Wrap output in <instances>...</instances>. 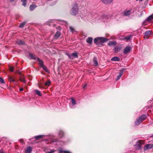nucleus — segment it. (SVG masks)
<instances>
[{
    "instance_id": "nucleus-49",
    "label": "nucleus",
    "mask_w": 153,
    "mask_h": 153,
    "mask_svg": "<svg viewBox=\"0 0 153 153\" xmlns=\"http://www.w3.org/2000/svg\"><path fill=\"white\" fill-rule=\"evenodd\" d=\"M10 1H14V0H10Z\"/></svg>"
},
{
    "instance_id": "nucleus-10",
    "label": "nucleus",
    "mask_w": 153,
    "mask_h": 153,
    "mask_svg": "<svg viewBox=\"0 0 153 153\" xmlns=\"http://www.w3.org/2000/svg\"><path fill=\"white\" fill-rule=\"evenodd\" d=\"M101 1L106 4H110L113 1V0H101Z\"/></svg>"
},
{
    "instance_id": "nucleus-30",
    "label": "nucleus",
    "mask_w": 153,
    "mask_h": 153,
    "mask_svg": "<svg viewBox=\"0 0 153 153\" xmlns=\"http://www.w3.org/2000/svg\"><path fill=\"white\" fill-rule=\"evenodd\" d=\"M51 83V82L50 80H48L46 81V82L45 83V85L47 86H49V85Z\"/></svg>"
},
{
    "instance_id": "nucleus-22",
    "label": "nucleus",
    "mask_w": 153,
    "mask_h": 153,
    "mask_svg": "<svg viewBox=\"0 0 153 153\" xmlns=\"http://www.w3.org/2000/svg\"><path fill=\"white\" fill-rule=\"evenodd\" d=\"M8 78L9 81L10 82H14L16 81L15 79L13 77H12L11 76H9V77H8Z\"/></svg>"
},
{
    "instance_id": "nucleus-48",
    "label": "nucleus",
    "mask_w": 153,
    "mask_h": 153,
    "mask_svg": "<svg viewBox=\"0 0 153 153\" xmlns=\"http://www.w3.org/2000/svg\"><path fill=\"white\" fill-rule=\"evenodd\" d=\"M138 0H136L137 1H138ZM143 0H140V1H142Z\"/></svg>"
},
{
    "instance_id": "nucleus-7",
    "label": "nucleus",
    "mask_w": 153,
    "mask_h": 153,
    "mask_svg": "<svg viewBox=\"0 0 153 153\" xmlns=\"http://www.w3.org/2000/svg\"><path fill=\"white\" fill-rule=\"evenodd\" d=\"M131 50V48L129 46H127L124 49L123 53L126 54L129 53Z\"/></svg>"
},
{
    "instance_id": "nucleus-19",
    "label": "nucleus",
    "mask_w": 153,
    "mask_h": 153,
    "mask_svg": "<svg viewBox=\"0 0 153 153\" xmlns=\"http://www.w3.org/2000/svg\"><path fill=\"white\" fill-rule=\"evenodd\" d=\"M123 74V72L122 71H120L119 72V75L117 76V78L116 79V81H117L121 77V76Z\"/></svg>"
},
{
    "instance_id": "nucleus-8",
    "label": "nucleus",
    "mask_w": 153,
    "mask_h": 153,
    "mask_svg": "<svg viewBox=\"0 0 153 153\" xmlns=\"http://www.w3.org/2000/svg\"><path fill=\"white\" fill-rule=\"evenodd\" d=\"M141 142L139 141L136 143L135 145H134V148L137 149L139 150L141 148Z\"/></svg>"
},
{
    "instance_id": "nucleus-24",
    "label": "nucleus",
    "mask_w": 153,
    "mask_h": 153,
    "mask_svg": "<svg viewBox=\"0 0 153 153\" xmlns=\"http://www.w3.org/2000/svg\"><path fill=\"white\" fill-rule=\"evenodd\" d=\"M111 60L112 61H119L120 59L117 57L115 56L112 58Z\"/></svg>"
},
{
    "instance_id": "nucleus-36",
    "label": "nucleus",
    "mask_w": 153,
    "mask_h": 153,
    "mask_svg": "<svg viewBox=\"0 0 153 153\" xmlns=\"http://www.w3.org/2000/svg\"><path fill=\"white\" fill-rule=\"evenodd\" d=\"M0 83L2 84H4L5 82L3 78L0 77Z\"/></svg>"
},
{
    "instance_id": "nucleus-16",
    "label": "nucleus",
    "mask_w": 153,
    "mask_h": 153,
    "mask_svg": "<svg viewBox=\"0 0 153 153\" xmlns=\"http://www.w3.org/2000/svg\"><path fill=\"white\" fill-rule=\"evenodd\" d=\"M61 33L59 31H57L55 34L54 36V38L57 39L60 36Z\"/></svg>"
},
{
    "instance_id": "nucleus-50",
    "label": "nucleus",
    "mask_w": 153,
    "mask_h": 153,
    "mask_svg": "<svg viewBox=\"0 0 153 153\" xmlns=\"http://www.w3.org/2000/svg\"><path fill=\"white\" fill-rule=\"evenodd\" d=\"M20 140V141H21V140Z\"/></svg>"
},
{
    "instance_id": "nucleus-34",
    "label": "nucleus",
    "mask_w": 153,
    "mask_h": 153,
    "mask_svg": "<svg viewBox=\"0 0 153 153\" xmlns=\"http://www.w3.org/2000/svg\"><path fill=\"white\" fill-rule=\"evenodd\" d=\"M19 80L21 82H23L24 83H25L26 82V80L24 79L23 77H20L19 78Z\"/></svg>"
},
{
    "instance_id": "nucleus-1",
    "label": "nucleus",
    "mask_w": 153,
    "mask_h": 153,
    "mask_svg": "<svg viewBox=\"0 0 153 153\" xmlns=\"http://www.w3.org/2000/svg\"><path fill=\"white\" fill-rule=\"evenodd\" d=\"M78 4L75 3L72 5V8L71 9V14L73 16H75L78 13Z\"/></svg>"
},
{
    "instance_id": "nucleus-47",
    "label": "nucleus",
    "mask_w": 153,
    "mask_h": 153,
    "mask_svg": "<svg viewBox=\"0 0 153 153\" xmlns=\"http://www.w3.org/2000/svg\"><path fill=\"white\" fill-rule=\"evenodd\" d=\"M150 137H152L153 138V135H151L150 136Z\"/></svg>"
},
{
    "instance_id": "nucleus-4",
    "label": "nucleus",
    "mask_w": 153,
    "mask_h": 153,
    "mask_svg": "<svg viewBox=\"0 0 153 153\" xmlns=\"http://www.w3.org/2000/svg\"><path fill=\"white\" fill-rule=\"evenodd\" d=\"M66 54L67 55L68 58L71 59H74L75 58H78L77 53L76 52H75L72 53H66Z\"/></svg>"
},
{
    "instance_id": "nucleus-17",
    "label": "nucleus",
    "mask_w": 153,
    "mask_h": 153,
    "mask_svg": "<svg viewBox=\"0 0 153 153\" xmlns=\"http://www.w3.org/2000/svg\"><path fill=\"white\" fill-rule=\"evenodd\" d=\"M121 49H122V47H116L114 49V52L117 53Z\"/></svg>"
},
{
    "instance_id": "nucleus-45",
    "label": "nucleus",
    "mask_w": 153,
    "mask_h": 153,
    "mask_svg": "<svg viewBox=\"0 0 153 153\" xmlns=\"http://www.w3.org/2000/svg\"><path fill=\"white\" fill-rule=\"evenodd\" d=\"M23 90V89L22 88H20L19 89L20 91H22Z\"/></svg>"
},
{
    "instance_id": "nucleus-40",
    "label": "nucleus",
    "mask_w": 153,
    "mask_h": 153,
    "mask_svg": "<svg viewBox=\"0 0 153 153\" xmlns=\"http://www.w3.org/2000/svg\"><path fill=\"white\" fill-rule=\"evenodd\" d=\"M58 141V139H55L53 140V142H57V141Z\"/></svg>"
},
{
    "instance_id": "nucleus-14",
    "label": "nucleus",
    "mask_w": 153,
    "mask_h": 153,
    "mask_svg": "<svg viewBox=\"0 0 153 153\" xmlns=\"http://www.w3.org/2000/svg\"><path fill=\"white\" fill-rule=\"evenodd\" d=\"M93 39L92 37H89L86 40V42L89 44H91L92 43Z\"/></svg>"
},
{
    "instance_id": "nucleus-15",
    "label": "nucleus",
    "mask_w": 153,
    "mask_h": 153,
    "mask_svg": "<svg viewBox=\"0 0 153 153\" xmlns=\"http://www.w3.org/2000/svg\"><path fill=\"white\" fill-rule=\"evenodd\" d=\"M36 7L37 6L35 4H31L30 6V11H33Z\"/></svg>"
},
{
    "instance_id": "nucleus-3",
    "label": "nucleus",
    "mask_w": 153,
    "mask_h": 153,
    "mask_svg": "<svg viewBox=\"0 0 153 153\" xmlns=\"http://www.w3.org/2000/svg\"><path fill=\"white\" fill-rule=\"evenodd\" d=\"M146 118V116L145 114H143L139 117L138 119L135 121V124L136 125H138L142 121L144 120Z\"/></svg>"
},
{
    "instance_id": "nucleus-12",
    "label": "nucleus",
    "mask_w": 153,
    "mask_h": 153,
    "mask_svg": "<svg viewBox=\"0 0 153 153\" xmlns=\"http://www.w3.org/2000/svg\"><path fill=\"white\" fill-rule=\"evenodd\" d=\"M37 59L38 61L39 62V64L40 65V67H41L43 66L44 65V62L43 61L40 59L39 58H37Z\"/></svg>"
},
{
    "instance_id": "nucleus-6",
    "label": "nucleus",
    "mask_w": 153,
    "mask_h": 153,
    "mask_svg": "<svg viewBox=\"0 0 153 153\" xmlns=\"http://www.w3.org/2000/svg\"><path fill=\"white\" fill-rule=\"evenodd\" d=\"M153 148V144H148L146 145L144 147L143 150L146 151Z\"/></svg>"
},
{
    "instance_id": "nucleus-21",
    "label": "nucleus",
    "mask_w": 153,
    "mask_h": 153,
    "mask_svg": "<svg viewBox=\"0 0 153 153\" xmlns=\"http://www.w3.org/2000/svg\"><path fill=\"white\" fill-rule=\"evenodd\" d=\"M152 19H153V14L148 17L146 19V20L149 22Z\"/></svg>"
},
{
    "instance_id": "nucleus-13",
    "label": "nucleus",
    "mask_w": 153,
    "mask_h": 153,
    "mask_svg": "<svg viewBox=\"0 0 153 153\" xmlns=\"http://www.w3.org/2000/svg\"><path fill=\"white\" fill-rule=\"evenodd\" d=\"M32 151V149L31 147L28 146L27 147L25 152L26 153H31Z\"/></svg>"
},
{
    "instance_id": "nucleus-26",
    "label": "nucleus",
    "mask_w": 153,
    "mask_h": 153,
    "mask_svg": "<svg viewBox=\"0 0 153 153\" xmlns=\"http://www.w3.org/2000/svg\"><path fill=\"white\" fill-rule=\"evenodd\" d=\"M132 37V36L131 35H130L128 36L127 37H125V40H126L127 41L129 40Z\"/></svg>"
},
{
    "instance_id": "nucleus-44",
    "label": "nucleus",
    "mask_w": 153,
    "mask_h": 153,
    "mask_svg": "<svg viewBox=\"0 0 153 153\" xmlns=\"http://www.w3.org/2000/svg\"><path fill=\"white\" fill-rule=\"evenodd\" d=\"M0 153H6L4 152L3 150H1L0 151Z\"/></svg>"
},
{
    "instance_id": "nucleus-18",
    "label": "nucleus",
    "mask_w": 153,
    "mask_h": 153,
    "mask_svg": "<svg viewBox=\"0 0 153 153\" xmlns=\"http://www.w3.org/2000/svg\"><path fill=\"white\" fill-rule=\"evenodd\" d=\"M64 135V133L62 131H59L58 136L59 137L61 138L63 137Z\"/></svg>"
},
{
    "instance_id": "nucleus-41",
    "label": "nucleus",
    "mask_w": 153,
    "mask_h": 153,
    "mask_svg": "<svg viewBox=\"0 0 153 153\" xmlns=\"http://www.w3.org/2000/svg\"><path fill=\"white\" fill-rule=\"evenodd\" d=\"M14 72H16L18 74H21L20 72L19 71L17 70L16 71H14Z\"/></svg>"
},
{
    "instance_id": "nucleus-42",
    "label": "nucleus",
    "mask_w": 153,
    "mask_h": 153,
    "mask_svg": "<svg viewBox=\"0 0 153 153\" xmlns=\"http://www.w3.org/2000/svg\"><path fill=\"white\" fill-rule=\"evenodd\" d=\"M54 152V150H51V151L49 152L48 153H53Z\"/></svg>"
},
{
    "instance_id": "nucleus-2",
    "label": "nucleus",
    "mask_w": 153,
    "mask_h": 153,
    "mask_svg": "<svg viewBox=\"0 0 153 153\" xmlns=\"http://www.w3.org/2000/svg\"><path fill=\"white\" fill-rule=\"evenodd\" d=\"M108 39L102 37H97L94 39V43L96 44H99L100 43H104L108 41Z\"/></svg>"
},
{
    "instance_id": "nucleus-39",
    "label": "nucleus",
    "mask_w": 153,
    "mask_h": 153,
    "mask_svg": "<svg viewBox=\"0 0 153 153\" xmlns=\"http://www.w3.org/2000/svg\"><path fill=\"white\" fill-rule=\"evenodd\" d=\"M14 68L13 67H10V70L11 72H13L14 71Z\"/></svg>"
},
{
    "instance_id": "nucleus-31",
    "label": "nucleus",
    "mask_w": 153,
    "mask_h": 153,
    "mask_svg": "<svg viewBox=\"0 0 153 153\" xmlns=\"http://www.w3.org/2000/svg\"><path fill=\"white\" fill-rule=\"evenodd\" d=\"M43 137V135H39L38 136H36L35 137V138L37 140L39 139L40 138H42Z\"/></svg>"
},
{
    "instance_id": "nucleus-35",
    "label": "nucleus",
    "mask_w": 153,
    "mask_h": 153,
    "mask_svg": "<svg viewBox=\"0 0 153 153\" xmlns=\"http://www.w3.org/2000/svg\"><path fill=\"white\" fill-rule=\"evenodd\" d=\"M119 39L121 40H125V37L124 36H120L119 37Z\"/></svg>"
},
{
    "instance_id": "nucleus-23",
    "label": "nucleus",
    "mask_w": 153,
    "mask_h": 153,
    "mask_svg": "<svg viewBox=\"0 0 153 153\" xmlns=\"http://www.w3.org/2000/svg\"><path fill=\"white\" fill-rule=\"evenodd\" d=\"M29 56L32 59L34 60H36V58L35 56L33 54H32L31 53H29Z\"/></svg>"
},
{
    "instance_id": "nucleus-43",
    "label": "nucleus",
    "mask_w": 153,
    "mask_h": 153,
    "mask_svg": "<svg viewBox=\"0 0 153 153\" xmlns=\"http://www.w3.org/2000/svg\"><path fill=\"white\" fill-rule=\"evenodd\" d=\"M87 86V84H85L83 86V88H85Z\"/></svg>"
},
{
    "instance_id": "nucleus-25",
    "label": "nucleus",
    "mask_w": 153,
    "mask_h": 153,
    "mask_svg": "<svg viewBox=\"0 0 153 153\" xmlns=\"http://www.w3.org/2000/svg\"><path fill=\"white\" fill-rule=\"evenodd\" d=\"M59 153H71L70 152L67 151H63L61 149L59 150Z\"/></svg>"
},
{
    "instance_id": "nucleus-29",
    "label": "nucleus",
    "mask_w": 153,
    "mask_h": 153,
    "mask_svg": "<svg viewBox=\"0 0 153 153\" xmlns=\"http://www.w3.org/2000/svg\"><path fill=\"white\" fill-rule=\"evenodd\" d=\"M35 93L36 94L38 95H39V96H41L42 95L40 93V91H39L38 90H35Z\"/></svg>"
},
{
    "instance_id": "nucleus-38",
    "label": "nucleus",
    "mask_w": 153,
    "mask_h": 153,
    "mask_svg": "<svg viewBox=\"0 0 153 153\" xmlns=\"http://www.w3.org/2000/svg\"><path fill=\"white\" fill-rule=\"evenodd\" d=\"M69 29L71 31L72 33L74 32V29L71 27H69Z\"/></svg>"
},
{
    "instance_id": "nucleus-32",
    "label": "nucleus",
    "mask_w": 153,
    "mask_h": 153,
    "mask_svg": "<svg viewBox=\"0 0 153 153\" xmlns=\"http://www.w3.org/2000/svg\"><path fill=\"white\" fill-rule=\"evenodd\" d=\"M41 67H42L43 68V70H44L46 72H48V71L47 68L46 67V66H45L44 65L43 66Z\"/></svg>"
},
{
    "instance_id": "nucleus-11",
    "label": "nucleus",
    "mask_w": 153,
    "mask_h": 153,
    "mask_svg": "<svg viewBox=\"0 0 153 153\" xmlns=\"http://www.w3.org/2000/svg\"><path fill=\"white\" fill-rule=\"evenodd\" d=\"M117 44V42L115 41H109L108 43V45L109 46H111L116 45Z\"/></svg>"
},
{
    "instance_id": "nucleus-33",
    "label": "nucleus",
    "mask_w": 153,
    "mask_h": 153,
    "mask_svg": "<svg viewBox=\"0 0 153 153\" xmlns=\"http://www.w3.org/2000/svg\"><path fill=\"white\" fill-rule=\"evenodd\" d=\"M27 0H21V1L23 2L22 5L25 7L26 6V2Z\"/></svg>"
},
{
    "instance_id": "nucleus-20",
    "label": "nucleus",
    "mask_w": 153,
    "mask_h": 153,
    "mask_svg": "<svg viewBox=\"0 0 153 153\" xmlns=\"http://www.w3.org/2000/svg\"><path fill=\"white\" fill-rule=\"evenodd\" d=\"M16 43L19 45H24L25 44V42L20 40H18L16 42Z\"/></svg>"
},
{
    "instance_id": "nucleus-9",
    "label": "nucleus",
    "mask_w": 153,
    "mask_h": 153,
    "mask_svg": "<svg viewBox=\"0 0 153 153\" xmlns=\"http://www.w3.org/2000/svg\"><path fill=\"white\" fill-rule=\"evenodd\" d=\"M151 35L150 31L149 30L146 31L145 33L144 37L145 38H148Z\"/></svg>"
},
{
    "instance_id": "nucleus-27",
    "label": "nucleus",
    "mask_w": 153,
    "mask_h": 153,
    "mask_svg": "<svg viewBox=\"0 0 153 153\" xmlns=\"http://www.w3.org/2000/svg\"><path fill=\"white\" fill-rule=\"evenodd\" d=\"M93 62L94 65L95 66H97L98 65V62L97 60L96 59H94L93 60Z\"/></svg>"
},
{
    "instance_id": "nucleus-28",
    "label": "nucleus",
    "mask_w": 153,
    "mask_h": 153,
    "mask_svg": "<svg viewBox=\"0 0 153 153\" xmlns=\"http://www.w3.org/2000/svg\"><path fill=\"white\" fill-rule=\"evenodd\" d=\"M26 23V22H24L21 23L19 26V27L20 28H22L23 27Z\"/></svg>"
},
{
    "instance_id": "nucleus-37",
    "label": "nucleus",
    "mask_w": 153,
    "mask_h": 153,
    "mask_svg": "<svg viewBox=\"0 0 153 153\" xmlns=\"http://www.w3.org/2000/svg\"><path fill=\"white\" fill-rule=\"evenodd\" d=\"M71 103L73 105H74L76 104V102L74 99L72 98L71 99Z\"/></svg>"
},
{
    "instance_id": "nucleus-46",
    "label": "nucleus",
    "mask_w": 153,
    "mask_h": 153,
    "mask_svg": "<svg viewBox=\"0 0 153 153\" xmlns=\"http://www.w3.org/2000/svg\"><path fill=\"white\" fill-rule=\"evenodd\" d=\"M39 87L40 88H43V87H42V86H41L40 85H39Z\"/></svg>"
},
{
    "instance_id": "nucleus-5",
    "label": "nucleus",
    "mask_w": 153,
    "mask_h": 153,
    "mask_svg": "<svg viewBox=\"0 0 153 153\" xmlns=\"http://www.w3.org/2000/svg\"><path fill=\"white\" fill-rule=\"evenodd\" d=\"M132 9L129 8L128 10H126L123 12V15L124 16H128L130 15L132 13H134V11L132 12Z\"/></svg>"
}]
</instances>
